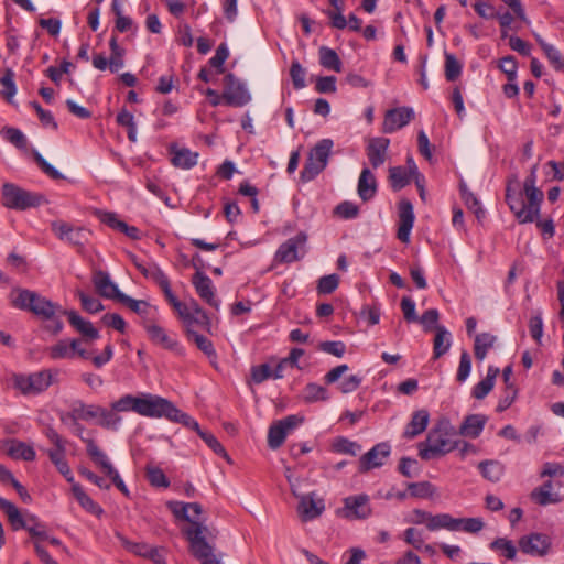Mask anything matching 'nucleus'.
Returning <instances> with one entry per match:
<instances>
[{"label": "nucleus", "instance_id": "c85d7f7f", "mask_svg": "<svg viewBox=\"0 0 564 564\" xmlns=\"http://www.w3.org/2000/svg\"><path fill=\"white\" fill-rule=\"evenodd\" d=\"M488 417L484 414H469L467 415L457 431V434L476 438L478 437L487 423Z\"/></svg>", "mask_w": 564, "mask_h": 564}, {"label": "nucleus", "instance_id": "72a5a7b5", "mask_svg": "<svg viewBox=\"0 0 564 564\" xmlns=\"http://www.w3.org/2000/svg\"><path fill=\"white\" fill-rule=\"evenodd\" d=\"M72 492L80 507L85 509L87 512L100 518L104 514V509L95 502L83 489V487L74 482L72 485Z\"/></svg>", "mask_w": 564, "mask_h": 564}, {"label": "nucleus", "instance_id": "13d9d810", "mask_svg": "<svg viewBox=\"0 0 564 564\" xmlns=\"http://www.w3.org/2000/svg\"><path fill=\"white\" fill-rule=\"evenodd\" d=\"M499 69L506 74L509 82L517 80L518 62L514 56L508 55L502 57L498 64Z\"/></svg>", "mask_w": 564, "mask_h": 564}, {"label": "nucleus", "instance_id": "f3484780", "mask_svg": "<svg viewBox=\"0 0 564 564\" xmlns=\"http://www.w3.org/2000/svg\"><path fill=\"white\" fill-rule=\"evenodd\" d=\"M192 283L195 288L197 295L209 306L218 310L220 301L216 297L215 286L212 279L203 271L197 270L192 276Z\"/></svg>", "mask_w": 564, "mask_h": 564}, {"label": "nucleus", "instance_id": "9b49d317", "mask_svg": "<svg viewBox=\"0 0 564 564\" xmlns=\"http://www.w3.org/2000/svg\"><path fill=\"white\" fill-rule=\"evenodd\" d=\"M169 304L182 321L186 336H189L191 332H197L196 328L210 332L212 321L207 313H189L185 307V303L181 302L177 297Z\"/></svg>", "mask_w": 564, "mask_h": 564}, {"label": "nucleus", "instance_id": "c756f323", "mask_svg": "<svg viewBox=\"0 0 564 564\" xmlns=\"http://www.w3.org/2000/svg\"><path fill=\"white\" fill-rule=\"evenodd\" d=\"M530 498L540 506L555 505L562 501L561 496L553 491V481L551 480L533 489Z\"/></svg>", "mask_w": 564, "mask_h": 564}, {"label": "nucleus", "instance_id": "864d4df0", "mask_svg": "<svg viewBox=\"0 0 564 564\" xmlns=\"http://www.w3.org/2000/svg\"><path fill=\"white\" fill-rule=\"evenodd\" d=\"M145 471L147 478L151 486L158 488H167L170 486V480L167 479V477L165 476L164 471L161 468L154 466H147Z\"/></svg>", "mask_w": 564, "mask_h": 564}, {"label": "nucleus", "instance_id": "a19ab883", "mask_svg": "<svg viewBox=\"0 0 564 564\" xmlns=\"http://www.w3.org/2000/svg\"><path fill=\"white\" fill-rule=\"evenodd\" d=\"M319 64L329 70L339 73L341 70V61L335 50L327 46L319 47Z\"/></svg>", "mask_w": 564, "mask_h": 564}, {"label": "nucleus", "instance_id": "1a4fd4ad", "mask_svg": "<svg viewBox=\"0 0 564 564\" xmlns=\"http://www.w3.org/2000/svg\"><path fill=\"white\" fill-rule=\"evenodd\" d=\"M292 494L299 499L296 511L303 522L317 519L325 511V501L316 492L300 494L290 478Z\"/></svg>", "mask_w": 564, "mask_h": 564}, {"label": "nucleus", "instance_id": "7c9ffc66", "mask_svg": "<svg viewBox=\"0 0 564 564\" xmlns=\"http://www.w3.org/2000/svg\"><path fill=\"white\" fill-rule=\"evenodd\" d=\"M430 414L426 410H417L413 412L411 421L408 423L403 436L405 438H414L423 433L429 424Z\"/></svg>", "mask_w": 564, "mask_h": 564}, {"label": "nucleus", "instance_id": "680f3d73", "mask_svg": "<svg viewBox=\"0 0 564 564\" xmlns=\"http://www.w3.org/2000/svg\"><path fill=\"white\" fill-rule=\"evenodd\" d=\"M268 445L272 449H278L282 445V419L275 420L268 432Z\"/></svg>", "mask_w": 564, "mask_h": 564}, {"label": "nucleus", "instance_id": "4be33fe9", "mask_svg": "<svg viewBox=\"0 0 564 564\" xmlns=\"http://www.w3.org/2000/svg\"><path fill=\"white\" fill-rule=\"evenodd\" d=\"M167 508L177 520L199 522L197 519L203 512V508L198 502L169 501Z\"/></svg>", "mask_w": 564, "mask_h": 564}, {"label": "nucleus", "instance_id": "2f4dec72", "mask_svg": "<svg viewBox=\"0 0 564 564\" xmlns=\"http://www.w3.org/2000/svg\"><path fill=\"white\" fill-rule=\"evenodd\" d=\"M0 510L6 513L8 521L14 531L24 530L26 528L28 522L24 521L25 517L22 516L21 511L13 502L0 497Z\"/></svg>", "mask_w": 564, "mask_h": 564}, {"label": "nucleus", "instance_id": "6e6d98bb", "mask_svg": "<svg viewBox=\"0 0 564 564\" xmlns=\"http://www.w3.org/2000/svg\"><path fill=\"white\" fill-rule=\"evenodd\" d=\"M76 294L80 301L83 310L86 312L96 314L104 310L102 303L97 297L88 295L82 290H77Z\"/></svg>", "mask_w": 564, "mask_h": 564}, {"label": "nucleus", "instance_id": "a211bd4d", "mask_svg": "<svg viewBox=\"0 0 564 564\" xmlns=\"http://www.w3.org/2000/svg\"><path fill=\"white\" fill-rule=\"evenodd\" d=\"M414 118V111L410 107L389 109L384 115L382 131L392 133L405 127Z\"/></svg>", "mask_w": 564, "mask_h": 564}, {"label": "nucleus", "instance_id": "37998d69", "mask_svg": "<svg viewBox=\"0 0 564 564\" xmlns=\"http://www.w3.org/2000/svg\"><path fill=\"white\" fill-rule=\"evenodd\" d=\"M478 468L484 478L491 482H497L503 475V465L497 460H484L480 462Z\"/></svg>", "mask_w": 564, "mask_h": 564}, {"label": "nucleus", "instance_id": "5fc2aeb1", "mask_svg": "<svg viewBox=\"0 0 564 564\" xmlns=\"http://www.w3.org/2000/svg\"><path fill=\"white\" fill-rule=\"evenodd\" d=\"M2 137L18 149H25L28 141L23 132L17 128L6 127L1 130Z\"/></svg>", "mask_w": 564, "mask_h": 564}, {"label": "nucleus", "instance_id": "f03ea898", "mask_svg": "<svg viewBox=\"0 0 564 564\" xmlns=\"http://www.w3.org/2000/svg\"><path fill=\"white\" fill-rule=\"evenodd\" d=\"M543 197V192L536 186H523L521 189L517 176L507 183L506 202L520 224L532 223L538 218Z\"/></svg>", "mask_w": 564, "mask_h": 564}, {"label": "nucleus", "instance_id": "6e6552de", "mask_svg": "<svg viewBox=\"0 0 564 564\" xmlns=\"http://www.w3.org/2000/svg\"><path fill=\"white\" fill-rule=\"evenodd\" d=\"M206 530L207 528L202 522H193V525L184 529L183 533L189 542L191 552L202 564H221L204 536Z\"/></svg>", "mask_w": 564, "mask_h": 564}, {"label": "nucleus", "instance_id": "052dcab7", "mask_svg": "<svg viewBox=\"0 0 564 564\" xmlns=\"http://www.w3.org/2000/svg\"><path fill=\"white\" fill-rule=\"evenodd\" d=\"M334 214L343 219H354L359 215V207L352 202L345 200L335 207Z\"/></svg>", "mask_w": 564, "mask_h": 564}, {"label": "nucleus", "instance_id": "58836bf2", "mask_svg": "<svg viewBox=\"0 0 564 564\" xmlns=\"http://www.w3.org/2000/svg\"><path fill=\"white\" fill-rule=\"evenodd\" d=\"M497 337L490 333L476 335L474 344V354L477 360L482 361L490 348L494 347Z\"/></svg>", "mask_w": 564, "mask_h": 564}, {"label": "nucleus", "instance_id": "20e7f679", "mask_svg": "<svg viewBox=\"0 0 564 564\" xmlns=\"http://www.w3.org/2000/svg\"><path fill=\"white\" fill-rule=\"evenodd\" d=\"M12 305L17 308L31 312L42 319H53L57 312L63 314L64 311L59 305L26 289L17 290V296L12 300Z\"/></svg>", "mask_w": 564, "mask_h": 564}, {"label": "nucleus", "instance_id": "4468645a", "mask_svg": "<svg viewBox=\"0 0 564 564\" xmlns=\"http://www.w3.org/2000/svg\"><path fill=\"white\" fill-rule=\"evenodd\" d=\"M54 235L62 241L83 248L88 241V231L83 227H74L63 220H55L51 224Z\"/></svg>", "mask_w": 564, "mask_h": 564}, {"label": "nucleus", "instance_id": "dca6fc26", "mask_svg": "<svg viewBox=\"0 0 564 564\" xmlns=\"http://www.w3.org/2000/svg\"><path fill=\"white\" fill-rule=\"evenodd\" d=\"M551 539L543 533H531L519 540L520 550L531 556H544L551 550Z\"/></svg>", "mask_w": 564, "mask_h": 564}, {"label": "nucleus", "instance_id": "f257e3e1", "mask_svg": "<svg viewBox=\"0 0 564 564\" xmlns=\"http://www.w3.org/2000/svg\"><path fill=\"white\" fill-rule=\"evenodd\" d=\"M67 316L70 326L80 334L82 338L62 339L51 346L47 354L52 360L73 359L79 357L84 360H91L96 368H102L113 357V347L107 344L100 355H93L83 345H89L91 341L100 337L99 330L94 327L93 323L83 318L76 311H63Z\"/></svg>", "mask_w": 564, "mask_h": 564}, {"label": "nucleus", "instance_id": "6ab92c4d", "mask_svg": "<svg viewBox=\"0 0 564 564\" xmlns=\"http://www.w3.org/2000/svg\"><path fill=\"white\" fill-rule=\"evenodd\" d=\"M414 219L415 216L412 203L408 199H402L399 203V223L397 232V237L401 242L408 243L410 241Z\"/></svg>", "mask_w": 564, "mask_h": 564}, {"label": "nucleus", "instance_id": "a18cd8bd", "mask_svg": "<svg viewBox=\"0 0 564 564\" xmlns=\"http://www.w3.org/2000/svg\"><path fill=\"white\" fill-rule=\"evenodd\" d=\"M8 454L15 459L33 462L36 457L34 448L23 442L14 441L10 444Z\"/></svg>", "mask_w": 564, "mask_h": 564}, {"label": "nucleus", "instance_id": "393cba45", "mask_svg": "<svg viewBox=\"0 0 564 564\" xmlns=\"http://www.w3.org/2000/svg\"><path fill=\"white\" fill-rule=\"evenodd\" d=\"M93 283L96 291L106 299L119 301V295L123 294L105 271H95L93 275Z\"/></svg>", "mask_w": 564, "mask_h": 564}, {"label": "nucleus", "instance_id": "aec40b11", "mask_svg": "<svg viewBox=\"0 0 564 564\" xmlns=\"http://www.w3.org/2000/svg\"><path fill=\"white\" fill-rule=\"evenodd\" d=\"M412 513L414 518L411 521L415 524L424 523L430 531L449 528L453 523L452 516L448 513H438L434 516L422 509H414Z\"/></svg>", "mask_w": 564, "mask_h": 564}, {"label": "nucleus", "instance_id": "39448f33", "mask_svg": "<svg viewBox=\"0 0 564 564\" xmlns=\"http://www.w3.org/2000/svg\"><path fill=\"white\" fill-rule=\"evenodd\" d=\"M57 370L43 369L32 373H15L12 384L15 390L25 397H34L46 391L54 382Z\"/></svg>", "mask_w": 564, "mask_h": 564}, {"label": "nucleus", "instance_id": "49530a36", "mask_svg": "<svg viewBox=\"0 0 564 564\" xmlns=\"http://www.w3.org/2000/svg\"><path fill=\"white\" fill-rule=\"evenodd\" d=\"M490 550L498 552L506 560H514L517 556V547L511 540L506 538H498L494 540L490 545Z\"/></svg>", "mask_w": 564, "mask_h": 564}, {"label": "nucleus", "instance_id": "9d476101", "mask_svg": "<svg viewBox=\"0 0 564 564\" xmlns=\"http://www.w3.org/2000/svg\"><path fill=\"white\" fill-rule=\"evenodd\" d=\"M174 404L165 398L151 393L139 394L137 414L147 417H165L169 420Z\"/></svg>", "mask_w": 564, "mask_h": 564}, {"label": "nucleus", "instance_id": "0eeeda50", "mask_svg": "<svg viewBox=\"0 0 564 564\" xmlns=\"http://www.w3.org/2000/svg\"><path fill=\"white\" fill-rule=\"evenodd\" d=\"M334 141L325 138L319 140L310 151L308 158L301 172V180L308 182L314 180L325 170L333 153Z\"/></svg>", "mask_w": 564, "mask_h": 564}, {"label": "nucleus", "instance_id": "603ef678", "mask_svg": "<svg viewBox=\"0 0 564 564\" xmlns=\"http://www.w3.org/2000/svg\"><path fill=\"white\" fill-rule=\"evenodd\" d=\"M170 421L180 423L191 430H194L197 434H199V431H202L198 422L193 419L191 415H188L185 412H182L180 409H177L175 405L173 408V411L171 413V416L169 417Z\"/></svg>", "mask_w": 564, "mask_h": 564}, {"label": "nucleus", "instance_id": "b1692460", "mask_svg": "<svg viewBox=\"0 0 564 564\" xmlns=\"http://www.w3.org/2000/svg\"><path fill=\"white\" fill-rule=\"evenodd\" d=\"M307 235L303 231L296 234L293 238H289L284 243V262H295L304 258L306 249Z\"/></svg>", "mask_w": 564, "mask_h": 564}, {"label": "nucleus", "instance_id": "5701e85b", "mask_svg": "<svg viewBox=\"0 0 564 564\" xmlns=\"http://www.w3.org/2000/svg\"><path fill=\"white\" fill-rule=\"evenodd\" d=\"M389 145L390 140L388 138L378 137L369 140L366 151L373 169H378L386 162Z\"/></svg>", "mask_w": 564, "mask_h": 564}, {"label": "nucleus", "instance_id": "e433bc0d", "mask_svg": "<svg viewBox=\"0 0 564 564\" xmlns=\"http://www.w3.org/2000/svg\"><path fill=\"white\" fill-rule=\"evenodd\" d=\"M147 279H150L152 280L153 282H155L160 289L162 290L164 296H165V300L171 303L172 301H174V299H176V296L174 295V293L172 292V289H171V284H170V280L169 278L166 276V274L159 268L158 264H154L152 267V270L150 272H148V276Z\"/></svg>", "mask_w": 564, "mask_h": 564}, {"label": "nucleus", "instance_id": "412c9836", "mask_svg": "<svg viewBox=\"0 0 564 564\" xmlns=\"http://www.w3.org/2000/svg\"><path fill=\"white\" fill-rule=\"evenodd\" d=\"M391 447L388 443H379L364 454L359 459L360 471H368L381 467L390 455Z\"/></svg>", "mask_w": 564, "mask_h": 564}, {"label": "nucleus", "instance_id": "4d7b16f0", "mask_svg": "<svg viewBox=\"0 0 564 564\" xmlns=\"http://www.w3.org/2000/svg\"><path fill=\"white\" fill-rule=\"evenodd\" d=\"M200 438L206 443V445L217 455L224 457L227 459V462H230V457L227 454L224 446L219 443V441L215 437L214 434L207 432V431H199Z\"/></svg>", "mask_w": 564, "mask_h": 564}, {"label": "nucleus", "instance_id": "2eb2a0df", "mask_svg": "<svg viewBox=\"0 0 564 564\" xmlns=\"http://www.w3.org/2000/svg\"><path fill=\"white\" fill-rule=\"evenodd\" d=\"M144 329L149 339L164 349L171 350L177 355L184 354V348L175 336L170 335L163 327L156 324H144Z\"/></svg>", "mask_w": 564, "mask_h": 564}, {"label": "nucleus", "instance_id": "cd10ccee", "mask_svg": "<svg viewBox=\"0 0 564 564\" xmlns=\"http://www.w3.org/2000/svg\"><path fill=\"white\" fill-rule=\"evenodd\" d=\"M99 405L97 404H86L80 400H76L70 408V411L62 416L61 420L64 422L66 419L76 421H90L95 420L98 416Z\"/></svg>", "mask_w": 564, "mask_h": 564}, {"label": "nucleus", "instance_id": "0e129e2a", "mask_svg": "<svg viewBox=\"0 0 564 564\" xmlns=\"http://www.w3.org/2000/svg\"><path fill=\"white\" fill-rule=\"evenodd\" d=\"M339 284V276L335 273L324 275L318 280L317 292L319 294L333 293Z\"/></svg>", "mask_w": 564, "mask_h": 564}, {"label": "nucleus", "instance_id": "c03bdc74", "mask_svg": "<svg viewBox=\"0 0 564 564\" xmlns=\"http://www.w3.org/2000/svg\"><path fill=\"white\" fill-rule=\"evenodd\" d=\"M412 176L403 166H393L389 169V182L393 191H400L410 184Z\"/></svg>", "mask_w": 564, "mask_h": 564}, {"label": "nucleus", "instance_id": "7ed1b4c3", "mask_svg": "<svg viewBox=\"0 0 564 564\" xmlns=\"http://www.w3.org/2000/svg\"><path fill=\"white\" fill-rule=\"evenodd\" d=\"M456 435L457 431L449 420H440L429 432L426 440L419 444V456L427 460L453 452L460 445L459 440H452Z\"/></svg>", "mask_w": 564, "mask_h": 564}, {"label": "nucleus", "instance_id": "ddd939ff", "mask_svg": "<svg viewBox=\"0 0 564 564\" xmlns=\"http://www.w3.org/2000/svg\"><path fill=\"white\" fill-rule=\"evenodd\" d=\"M339 514L349 520H365L372 514L369 496L366 494L348 496L343 500Z\"/></svg>", "mask_w": 564, "mask_h": 564}, {"label": "nucleus", "instance_id": "69168bd1", "mask_svg": "<svg viewBox=\"0 0 564 564\" xmlns=\"http://www.w3.org/2000/svg\"><path fill=\"white\" fill-rule=\"evenodd\" d=\"M229 56V50L225 43H221L217 50L215 55L208 61V64L217 69L218 74L224 73V63Z\"/></svg>", "mask_w": 564, "mask_h": 564}, {"label": "nucleus", "instance_id": "473e14b6", "mask_svg": "<svg viewBox=\"0 0 564 564\" xmlns=\"http://www.w3.org/2000/svg\"><path fill=\"white\" fill-rule=\"evenodd\" d=\"M171 162L175 167L189 170L197 164L198 153L193 152L189 149H171Z\"/></svg>", "mask_w": 564, "mask_h": 564}, {"label": "nucleus", "instance_id": "bb28decb", "mask_svg": "<svg viewBox=\"0 0 564 564\" xmlns=\"http://www.w3.org/2000/svg\"><path fill=\"white\" fill-rule=\"evenodd\" d=\"M378 189V184L375 174L370 169L364 167L360 172L357 185L358 196L362 202L372 199Z\"/></svg>", "mask_w": 564, "mask_h": 564}, {"label": "nucleus", "instance_id": "c9c22d12", "mask_svg": "<svg viewBox=\"0 0 564 564\" xmlns=\"http://www.w3.org/2000/svg\"><path fill=\"white\" fill-rule=\"evenodd\" d=\"M84 443L86 444V451L89 457L105 470L106 475H108L110 470L116 469L94 440H84Z\"/></svg>", "mask_w": 564, "mask_h": 564}, {"label": "nucleus", "instance_id": "e2e57ef3", "mask_svg": "<svg viewBox=\"0 0 564 564\" xmlns=\"http://www.w3.org/2000/svg\"><path fill=\"white\" fill-rule=\"evenodd\" d=\"M408 489L410 496L415 498H426L433 495V485L429 481L409 482Z\"/></svg>", "mask_w": 564, "mask_h": 564}, {"label": "nucleus", "instance_id": "de8ad7c7", "mask_svg": "<svg viewBox=\"0 0 564 564\" xmlns=\"http://www.w3.org/2000/svg\"><path fill=\"white\" fill-rule=\"evenodd\" d=\"M118 538L121 542V544L130 552H132L135 555L148 557V555L155 554L156 555V547H153L147 543H139V542H130L124 536L118 534Z\"/></svg>", "mask_w": 564, "mask_h": 564}, {"label": "nucleus", "instance_id": "4c0bfd02", "mask_svg": "<svg viewBox=\"0 0 564 564\" xmlns=\"http://www.w3.org/2000/svg\"><path fill=\"white\" fill-rule=\"evenodd\" d=\"M452 527L445 528L448 531L463 530L467 533H477L485 527L484 521L480 518H453Z\"/></svg>", "mask_w": 564, "mask_h": 564}, {"label": "nucleus", "instance_id": "ea45409f", "mask_svg": "<svg viewBox=\"0 0 564 564\" xmlns=\"http://www.w3.org/2000/svg\"><path fill=\"white\" fill-rule=\"evenodd\" d=\"M188 341L195 344V346L210 360L214 362L217 360V352L210 339L199 334L198 332H191L189 336H186Z\"/></svg>", "mask_w": 564, "mask_h": 564}, {"label": "nucleus", "instance_id": "a878e982", "mask_svg": "<svg viewBox=\"0 0 564 564\" xmlns=\"http://www.w3.org/2000/svg\"><path fill=\"white\" fill-rule=\"evenodd\" d=\"M282 359H275L272 362H264L251 368V378L254 383H262L269 379L282 377Z\"/></svg>", "mask_w": 564, "mask_h": 564}, {"label": "nucleus", "instance_id": "f704fd0d", "mask_svg": "<svg viewBox=\"0 0 564 564\" xmlns=\"http://www.w3.org/2000/svg\"><path fill=\"white\" fill-rule=\"evenodd\" d=\"M97 419V424L99 426L111 431H117L122 423V417L112 409L111 404L109 409L99 405Z\"/></svg>", "mask_w": 564, "mask_h": 564}, {"label": "nucleus", "instance_id": "bf43d9fd", "mask_svg": "<svg viewBox=\"0 0 564 564\" xmlns=\"http://www.w3.org/2000/svg\"><path fill=\"white\" fill-rule=\"evenodd\" d=\"M290 77L295 89H302L306 86V69L297 62H292Z\"/></svg>", "mask_w": 564, "mask_h": 564}, {"label": "nucleus", "instance_id": "8fccbe9b", "mask_svg": "<svg viewBox=\"0 0 564 564\" xmlns=\"http://www.w3.org/2000/svg\"><path fill=\"white\" fill-rule=\"evenodd\" d=\"M445 78L455 82L462 74L463 65L455 55L445 52Z\"/></svg>", "mask_w": 564, "mask_h": 564}, {"label": "nucleus", "instance_id": "338daca9", "mask_svg": "<svg viewBox=\"0 0 564 564\" xmlns=\"http://www.w3.org/2000/svg\"><path fill=\"white\" fill-rule=\"evenodd\" d=\"M34 161L37 166L52 180H63V174L50 164L37 151H34Z\"/></svg>", "mask_w": 564, "mask_h": 564}, {"label": "nucleus", "instance_id": "79ce46f5", "mask_svg": "<svg viewBox=\"0 0 564 564\" xmlns=\"http://www.w3.org/2000/svg\"><path fill=\"white\" fill-rule=\"evenodd\" d=\"M451 347L449 333L444 326H436V334L433 341V355L437 359L448 351Z\"/></svg>", "mask_w": 564, "mask_h": 564}, {"label": "nucleus", "instance_id": "3c124183", "mask_svg": "<svg viewBox=\"0 0 564 564\" xmlns=\"http://www.w3.org/2000/svg\"><path fill=\"white\" fill-rule=\"evenodd\" d=\"M118 302L126 305L138 315L145 316L149 313L150 304L143 300H135L123 293L119 295Z\"/></svg>", "mask_w": 564, "mask_h": 564}, {"label": "nucleus", "instance_id": "774afa93", "mask_svg": "<svg viewBox=\"0 0 564 564\" xmlns=\"http://www.w3.org/2000/svg\"><path fill=\"white\" fill-rule=\"evenodd\" d=\"M545 56L556 70H564V56L553 45H545Z\"/></svg>", "mask_w": 564, "mask_h": 564}, {"label": "nucleus", "instance_id": "f8f14e48", "mask_svg": "<svg viewBox=\"0 0 564 564\" xmlns=\"http://www.w3.org/2000/svg\"><path fill=\"white\" fill-rule=\"evenodd\" d=\"M223 99L228 106L243 107L251 100V96L245 84L229 73L224 77Z\"/></svg>", "mask_w": 564, "mask_h": 564}, {"label": "nucleus", "instance_id": "423d86ee", "mask_svg": "<svg viewBox=\"0 0 564 564\" xmlns=\"http://www.w3.org/2000/svg\"><path fill=\"white\" fill-rule=\"evenodd\" d=\"M1 194L3 206L10 209L25 210L46 202L42 194L26 191L13 183H4Z\"/></svg>", "mask_w": 564, "mask_h": 564}, {"label": "nucleus", "instance_id": "09e8293b", "mask_svg": "<svg viewBox=\"0 0 564 564\" xmlns=\"http://www.w3.org/2000/svg\"><path fill=\"white\" fill-rule=\"evenodd\" d=\"M112 409L120 412H138L139 395L124 394L118 400L111 402Z\"/></svg>", "mask_w": 564, "mask_h": 564}]
</instances>
